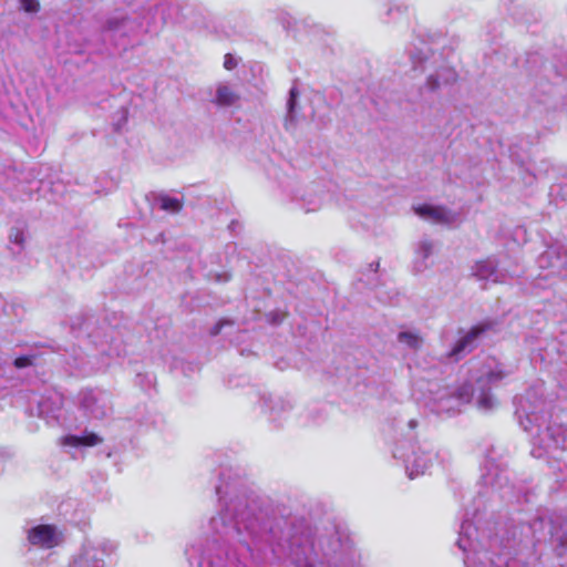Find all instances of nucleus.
<instances>
[{"label":"nucleus","mask_w":567,"mask_h":567,"mask_svg":"<svg viewBox=\"0 0 567 567\" xmlns=\"http://www.w3.org/2000/svg\"><path fill=\"white\" fill-rule=\"evenodd\" d=\"M221 329V322L217 323L214 329L212 330V334H218Z\"/></svg>","instance_id":"26"},{"label":"nucleus","mask_w":567,"mask_h":567,"mask_svg":"<svg viewBox=\"0 0 567 567\" xmlns=\"http://www.w3.org/2000/svg\"><path fill=\"white\" fill-rule=\"evenodd\" d=\"M476 534V528L470 522H463L456 544L462 551L466 553L465 565L467 567H502L503 560L501 557H496L495 560L488 551L476 550L473 538Z\"/></svg>","instance_id":"3"},{"label":"nucleus","mask_w":567,"mask_h":567,"mask_svg":"<svg viewBox=\"0 0 567 567\" xmlns=\"http://www.w3.org/2000/svg\"><path fill=\"white\" fill-rule=\"evenodd\" d=\"M473 276L484 282H504L506 272L498 268V264L494 258H487L477 261L472 268Z\"/></svg>","instance_id":"12"},{"label":"nucleus","mask_w":567,"mask_h":567,"mask_svg":"<svg viewBox=\"0 0 567 567\" xmlns=\"http://www.w3.org/2000/svg\"><path fill=\"white\" fill-rule=\"evenodd\" d=\"M456 79L457 73L454 69L447 65H442L427 75L423 90L434 93L453 84Z\"/></svg>","instance_id":"13"},{"label":"nucleus","mask_w":567,"mask_h":567,"mask_svg":"<svg viewBox=\"0 0 567 567\" xmlns=\"http://www.w3.org/2000/svg\"><path fill=\"white\" fill-rule=\"evenodd\" d=\"M559 382L563 386L567 388V379H565L564 375L560 377Z\"/></svg>","instance_id":"27"},{"label":"nucleus","mask_w":567,"mask_h":567,"mask_svg":"<svg viewBox=\"0 0 567 567\" xmlns=\"http://www.w3.org/2000/svg\"><path fill=\"white\" fill-rule=\"evenodd\" d=\"M275 323L282 321V316L280 318H274L272 320Z\"/></svg>","instance_id":"30"},{"label":"nucleus","mask_w":567,"mask_h":567,"mask_svg":"<svg viewBox=\"0 0 567 567\" xmlns=\"http://www.w3.org/2000/svg\"><path fill=\"white\" fill-rule=\"evenodd\" d=\"M398 341L411 350H417L423 340L421 336L413 331H402L398 334Z\"/></svg>","instance_id":"19"},{"label":"nucleus","mask_w":567,"mask_h":567,"mask_svg":"<svg viewBox=\"0 0 567 567\" xmlns=\"http://www.w3.org/2000/svg\"><path fill=\"white\" fill-rule=\"evenodd\" d=\"M414 213L424 220L451 225L458 219V215L443 206H434L430 204H422L413 207Z\"/></svg>","instance_id":"10"},{"label":"nucleus","mask_w":567,"mask_h":567,"mask_svg":"<svg viewBox=\"0 0 567 567\" xmlns=\"http://www.w3.org/2000/svg\"><path fill=\"white\" fill-rule=\"evenodd\" d=\"M31 364V358L30 357H20L14 360V365L17 368H25Z\"/></svg>","instance_id":"25"},{"label":"nucleus","mask_w":567,"mask_h":567,"mask_svg":"<svg viewBox=\"0 0 567 567\" xmlns=\"http://www.w3.org/2000/svg\"><path fill=\"white\" fill-rule=\"evenodd\" d=\"M130 21L127 19H110L104 30L105 39L112 40L116 35H124L128 29Z\"/></svg>","instance_id":"17"},{"label":"nucleus","mask_w":567,"mask_h":567,"mask_svg":"<svg viewBox=\"0 0 567 567\" xmlns=\"http://www.w3.org/2000/svg\"><path fill=\"white\" fill-rule=\"evenodd\" d=\"M209 102L219 109L237 107L240 104V93L236 84L218 81L209 89Z\"/></svg>","instance_id":"8"},{"label":"nucleus","mask_w":567,"mask_h":567,"mask_svg":"<svg viewBox=\"0 0 567 567\" xmlns=\"http://www.w3.org/2000/svg\"><path fill=\"white\" fill-rule=\"evenodd\" d=\"M485 331V327L477 326L472 328L465 336H463L454 346L451 351V357L458 360L464 353L472 351L476 344L480 336Z\"/></svg>","instance_id":"15"},{"label":"nucleus","mask_w":567,"mask_h":567,"mask_svg":"<svg viewBox=\"0 0 567 567\" xmlns=\"http://www.w3.org/2000/svg\"><path fill=\"white\" fill-rule=\"evenodd\" d=\"M394 456L403 460L410 478L424 474L434 460L432 451L417 444H410L408 451L398 449Z\"/></svg>","instance_id":"6"},{"label":"nucleus","mask_w":567,"mask_h":567,"mask_svg":"<svg viewBox=\"0 0 567 567\" xmlns=\"http://www.w3.org/2000/svg\"><path fill=\"white\" fill-rule=\"evenodd\" d=\"M426 60H427V56L422 51L411 54V62H412L414 70H416L419 68L424 70L425 68L423 64L425 63Z\"/></svg>","instance_id":"21"},{"label":"nucleus","mask_w":567,"mask_h":567,"mask_svg":"<svg viewBox=\"0 0 567 567\" xmlns=\"http://www.w3.org/2000/svg\"><path fill=\"white\" fill-rule=\"evenodd\" d=\"M10 239H11V241H13L18 245H22L24 243L23 231L18 228L12 229L10 233Z\"/></svg>","instance_id":"23"},{"label":"nucleus","mask_w":567,"mask_h":567,"mask_svg":"<svg viewBox=\"0 0 567 567\" xmlns=\"http://www.w3.org/2000/svg\"><path fill=\"white\" fill-rule=\"evenodd\" d=\"M435 245L429 238H423L415 244L414 247V259H413V271L421 274L429 269L431 262L430 257L434 254Z\"/></svg>","instance_id":"14"},{"label":"nucleus","mask_w":567,"mask_h":567,"mask_svg":"<svg viewBox=\"0 0 567 567\" xmlns=\"http://www.w3.org/2000/svg\"><path fill=\"white\" fill-rule=\"evenodd\" d=\"M506 375L507 373L502 364L496 359L488 358L476 369L473 377L475 386L464 384L457 389H451L432 384L426 404L435 413L452 414L458 412L471 400H474L481 411L488 412L497 405L496 399L489 392V386L496 384Z\"/></svg>","instance_id":"2"},{"label":"nucleus","mask_w":567,"mask_h":567,"mask_svg":"<svg viewBox=\"0 0 567 567\" xmlns=\"http://www.w3.org/2000/svg\"><path fill=\"white\" fill-rule=\"evenodd\" d=\"M486 484H491L492 486H497L498 485V483L494 478L487 480Z\"/></svg>","instance_id":"28"},{"label":"nucleus","mask_w":567,"mask_h":567,"mask_svg":"<svg viewBox=\"0 0 567 567\" xmlns=\"http://www.w3.org/2000/svg\"><path fill=\"white\" fill-rule=\"evenodd\" d=\"M159 205L163 210L168 213H177L182 208V203L177 198L164 196L159 199Z\"/></svg>","instance_id":"20"},{"label":"nucleus","mask_w":567,"mask_h":567,"mask_svg":"<svg viewBox=\"0 0 567 567\" xmlns=\"http://www.w3.org/2000/svg\"><path fill=\"white\" fill-rule=\"evenodd\" d=\"M258 526L245 504H228L209 522L213 539L203 553L199 567H244L241 557L251 553L250 542L257 536Z\"/></svg>","instance_id":"1"},{"label":"nucleus","mask_w":567,"mask_h":567,"mask_svg":"<svg viewBox=\"0 0 567 567\" xmlns=\"http://www.w3.org/2000/svg\"><path fill=\"white\" fill-rule=\"evenodd\" d=\"M238 62L235 56L227 53L224 58V68L228 71L234 70L237 66Z\"/></svg>","instance_id":"24"},{"label":"nucleus","mask_w":567,"mask_h":567,"mask_svg":"<svg viewBox=\"0 0 567 567\" xmlns=\"http://www.w3.org/2000/svg\"><path fill=\"white\" fill-rule=\"evenodd\" d=\"M115 549L116 546L110 540H87L72 558L69 567H104V558Z\"/></svg>","instance_id":"5"},{"label":"nucleus","mask_w":567,"mask_h":567,"mask_svg":"<svg viewBox=\"0 0 567 567\" xmlns=\"http://www.w3.org/2000/svg\"><path fill=\"white\" fill-rule=\"evenodd\" d=\"M103 442V439L93 432H86L83 435H66L62 437L61 444L64 446H95Z\"/></svg>","instance_id":"16"},{"label":"nucleus","mask_w":567,"mask_h":567,"mask_svg":"<svg viewBox=\"0 0 567 567\" xmlns=\"http://www.w3.org/2000/svg\"><path fill=\"white\" fill-rule=\"evenodd\" d=\"M538 267L548 269L551 276H563L567 269V249L563 246H551L538 257Z\"/></svg>","instance_id":"9"},{"label":"nucleus","mask_w":567,"mask_h":567,"mask_svg":"<svg viewBox=\"0 0 567 567\" xmlns=\"http://www.w3.org/2000/svg\"><path fill=\"white\" fill-rule=\"evenodd\" d=\"M532 454L535 457H557V454L567 449V430L561 424H551L539 432L533 440Z\"/></svg>","instance_id":"4"},{"label":"nucleus","mask_w":567,"mask_h":567,"mask_svg":"<svg viewBox=\"0 0 567 567\" xmlns=\"http://www.w3.org/2000/svg\"><path fill=\"white\" fill-rule=\"evenodd\" d=\"M27 533L28 540L32 546L50 549L60 543V534L52 525H37Z\"/></svg>","instance_id":"11"},{"label":"nucleus","mask_w":567,"mask_h":567,"mask_svg":"<svg viewBox=\"0 0 567 567\" xmlns=\"http://www.w3.org/2000/svg\"><path fill=\"white\" fill-rule=\"evenodd\" d=\"M298 90L291 87L289 92V100L287 102L288 113L285 120V128L291 131L295 127V110L297 104Z\"/></svg>","instance_id":"18"},{"label":"nucleus","mask_w":567,"mask_h":567,"mask_svg":"<svg viewBox=\"0 0 567 567\" xmlns=\"http://www.w3.org/2000/svg\"><path fill=\"white\" fill-rule=\"evenodd\" d=\"M21 8L29 13L37 12L40 8L38 0H19Z\"/></svg>","instance_id":"22"},{"label":"nucleus","mask_w":567,"mask_h":567,"mask_svg":"<svg viewBox=\"0 0 567 567\" xmlns=\"http://www.w3.org/2000/svg\"><path fill=\"white\" fill-rule=\"evenodd\" d=\"M416 424H417V423H416V421H415V420H411V421L409 422V425H410V427H411V429H414V427L416 426Z\"/></svg>","instance_id":"29"},{"label":"nucleus","mask_w":567,"mask_h":567,"mask_svg":"<svg viewBox=\"0 0 567 567\" xmlns=\"http://www.w3.org/2000/svg\"><path fill=\"white\" fill-rule=\"evenodd\" d=\"M81 408L94 419H103L111 412L110 395L101 390H84L80 393Z\"/></svg>","instance_id":"7"}]
</instances>
